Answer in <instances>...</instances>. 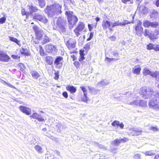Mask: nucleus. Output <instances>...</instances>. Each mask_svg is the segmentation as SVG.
I'll return each mask as SVG.
<instances>
[{
	"label": "nucleus",
	"mask_w": 159,
	"mask_h": 159,
	"mask_svg": "<svg viewBox=\"0 0 159 159\" xmlns=\"http://www.w3.org/2000/svg\"><path fill=\"white\" fill-rule=\"evenodd\" d=\"M62 6L58 3H54L52 5L47 6L45 11L50 16L55 15H58L61 12Z\"/></svg>",
	"instance_id": "obj_1"
},
{
	"label": "nucleus",
	"mask_w": 159,
	"mask_h": 159,
	"mask_svg": "<svg viewBox=\"0 0 159 159\" xmlns=\"http://www.w3.org/2000/svg\"><path fill=\"white\" fill-rule=\"evenodd\" d=\"M65 14L67 16L68 21L69 23V28L71 29L73 28L78 21V18L75 16L72 11H66Z\"/></svg>",
	"instance_id": "obj_2"
},
{
	"label": "nucleus",
	"mask_w": 159,
	"mask_h": 159,
	"mask_svg": "<svg viewBox=\"0 0 159 159\" xmlns=\"http://www.w3.org/2000/svg\"><path fill=\"white\" fill-rule=\"evenodd\" d=\"M153 93V90L152 88L144 87L141 89L140 93L143 98L146 99L150 97Z\"/></svg>",
	"instance_id": "obj_3"
},
{
	"label": "nucleus",
	"mask_w": 159,
	"mask_h": 159,
	"mask_svg": "<svg viewBox=\"0 0 159 159\" xmlns=\"http://www.w3.org/2000/svg\"><path fill=\"white\" fill-rule=\"evenodd\" d=\"M153 100L151 99L149 102V107L155 109L159 108V93H157L153 96Z\"/></svg>",
	"instance_id": "obj_4"
},
{
	"label": "nucleus",
	"mask_w": 159,
	"mask_h": 159,
	"mask_svg": "<svg viewBox=\"0 0 159 159\" xmlns=\"http://www.w3.org/2000/svg\"><path fill=\"white\" fill-rule=\"evenodd\" d=\"M64 39L65 44L69 49H73L75 47L76 42L75 39L66 37H64Z\"/></svg>",
	"instance_id": "obj_5"
},
{
	"label": "nucleus",
	"mask_w": 159,
	"mask_h": 159,
	"mask_svg": "<svg viewBox=\"0 0 159 159\" xmlns=\"http://www.w3.org/2000/svg\"><path fill=\"white\" fill-rule=\"evenodd\" d=\"M142 132V129L140 128L134 127L129 129V135L132 136H138L141 135Z\"/></svg>",
	"instance_id": "obj_6"
},
{
	"label": "nucleus",
	"mask_w": 159,
	"mask_h": 159,
	"mask_svg": "<svg viewBox=\"0 0 159 159\" xmlns=\"http://www.w3.org/2000/svg\"><path fill=\"white\" fill-rule=\"evenodd\" d=\"M130 18H132V20H131L130 21H128V20H125L123 23H121L120 22H119V21H116L114 22H111V27L112 28H112L116 26H118V25H121V26H123V25H125L126 24H128L130 23H134V21L133 19L134 18V16L133 15H131L130 16Z\"/></svg>",
	"instance_id": "obj_7"
},
{
	"label": "nucleus",
	"mask_w": 159,
	"mask_h": 159,
	"mask_svg": "<svg viewBox=\"0 0 159 159\" xmlns=\"http://www.w3.org/2000/svg\"><path fill=\"white\" fill-rule=\"evenodd\" d=\"M34 30L35 31L37 39L40 40L44 34L43 31L36 25H34L33 27Z\"/></svg>",
	"instance_id": "obj_8"
},
{
	"label": "nucleus",
	"mask_w": 159,
	"mask_h": 159,
	"mask_svg": "<svg viewBox=\"0 0 159 159\" xmlns=\"http://www.w3.org/2000/svg\"><path fill=\"white\" fill-rule=\"evenodd\" d=\"M34 19L41 21L44 23L48 22V20L46 17L44 15H41L36 13L34 16Z\"/></svg>",
	"instance_id": "obj_9"
},
{
	"label": "nucleus",
	"mask_w": 159,
	"mask_h": 159,
	"mask_svg": "<svg viewBox=\"0 0 159 159\" xmlns=\"http://www.w3.org/2000/svg\"><path fill=\"white\" fill-rule=\"evenodd\" d=\"M63 57L61 56L57 57L54 61V64L56 67L61 68L62 66Z\"/></svg>",
	"instance_id": "obj_10"
},
{
	"label": "nucleus",
	"mask_w": 159,
	"mask_h": 159,
	"mask_svg": "<svg viewBox=\"0 0 159 159\" xmlns=\"http://www.w3.org/2000/svg\"><path fill=\"white\" fill-rule=\"evenodd\" d=\"M142 22L140 20L138 21L137 26L135 27V30L136 34L140 36L141 35L143 28L141 26Z\"/></svg>",
	"instance_id": "obj_11"
},
{
	"label": "nucleus",
	"mask_w": 159,
	"mask_h": 159,
	"mask_svg": "<svg viewBox=\"0 0 159 159\" xmlns=\"http://www.w3.org/2000/svg\"><path fill=\"white\" fill-rule=\"evenodd\" d=\"M65 23V20L61 18H58L57 21V24L58 26L63 31H65L66 30Z\"/></svg>",
	"instance_id": "obj_12"
},
{
	"label": "nucleus",
	"mask_w": 159,
	"mask_h": 159,
	"mask_svg": "<svg viewBox=\"0 0 159 159\" xmlns=\"http://www.w3.org/2000/svg\"><path fill=\"white\" fill-rule=\"evenodd\" d=\"M102 28L104 30H106L108 28L110 31H111L112 30L111 22V23L109 21L107 20L103 21L102 23Z\"/></svg>",
	"instance_id": "obj_13"
},
{
	"label": "nucleus",
	"mask_w": 159,
	"mask_h": 159,
	"mask_svg": "<svg viewBox=\"0 0 159 159\" xmlns=\"http://www.w3.org/2000/svg\"><path fill=\"white\" fill-rule=\"evenodd\" d=\"M45 49L47 52L49 53L52 52L53 51H57V50L56 47L52 44H47L45 46Z\"/></svg>",
	"instance_id": "obj_14"
},
{
	"label": "nucleus",
	"mask_w": 159,
	"mask_h": 159,
	"mask_svg": "<svg viewBox=\"0 0 159 159\" xmlns=\"http://www.w3.org/2000/svg\"><path fill=\"white\" fill-rule=\"evenodd\" d=\"M30 117L34 119H36L39 121H44L45 120L41 116L40 114H38L36 113H34Z\"/></svg>",
	"instance_id": "obj_15"
},
{
	"label": "nucleus",
	"mask_w": 159,
	"mask_h": 159,
	"mask_svg": "<svg viewBox=\"0 0 159 159\" xmlns=\"http://www.w3.org/2000/svg\"><path fill=\"white\" fill-rule=\"evenodd\" d=\"M143 75H149L153 77L155 76V71L154 72H152L147 68H145L143 70Z\"/></svg>",
	"instance_id": "obj_16"
},
{
	"label": "nucleus",
	"mask_w": 159,
	"mask_h": 159,
	"mask_svg": "<svg viewBox=\"0 0 159 159\" xmlns=\"http://www.w3.org/2000/svg\"><path fill=\"white\" fill-rule=\"evenodd\" d=\"M20 109L22 112L26 115H30L31 113V109L28 107L21 106L20 107Z\"/></svg>",
	"instance_id": "obj_17"
},
{
	"label": "nucleus",
	"mask_w": 159,
	"mask_h": 159,
	"mask_svg": "<svg viewBox=\"0 0 159 159\" xmlns=\"http://www.w3.org/2000/svg\"><path fill=\"white\" fill-rule=\"evenodd\" d=\"M29 8L27 9L28 14H31L34 12L37 11L39 9L36 7L32 6H29Z\"/></svg>",
	"instance_id": "obj_18"
},
{
	"label": "nucleus",
	"mask_w": 159,
	"mask_h": 159,
	"mask_svg": "<svg viewBox=\"0 0 159 159\" xmlns=\"http://www.w3.org/2000/svg\"><path fill=\"white\" fill-rule=\"evenodd\" d=\"M141 70L140 66L138 65L135 66L132 69L133 73L136 75L139 74Z\"/></svg>",
	"instance_id": "obj_19"
},
{
	"label": "nucleus",
	"mask_w": 159,
	"mask_h": 159,
	"mask_svg": "<svg viewBox=\"0 0 159 159\" xmlns=\"http://www.w3.org/2000/svg\"><path fill=\"white\" fill-rule=\"evenodd\" d=\"M2 55L1 58H0V61L5 62L8 61L10 58L8 55L4 52Z\"/></svg>",
	"instance_id": "obj_20"
},
{
	"label": "nucleus",
	"mask_w": 159,
	"mask_h": 159,
	"mask_svg": "<svg viewBox=\"0 0 159 159\" xmlns=\"http://www.w3.org/2000/svg\"><path fill=\"white\" fill-rule=\"evenodd\" d=\"M2 55L1 58H0V61L5 62L8 61L10 58L8 55L4 52Z\"/></svg>",
	"instance_id": "obj_21"
},
{
	"label": "nucleus",
	"mask_w": 159,
	"mask_h": 159,
	"mask_svg": "<svg viewBox=\"0 0 159 159\" xmlns=\"http://www.w3.org/2000/svg\"><path fill=\"white\" fill-rule=\"evenodd\" d=\"M66 89L69 91L71 93H75L76 91V88L75 87L70 85L66 87Z\"/></svg>",
	"instance_id": "obj_22"
},
{
	"label": "nucleus",
	"mask_w": 159,
	"mask_h": 159,
	"mask_svg": "<svg viewBox=\"0 0 159 159\" xmlns=\"http://www.w3.org/2000/svg\"><path fill=\"white\" fill-rule=\"evenodd\" d=\"M10 41L16 43L19 46H20L21 44L20 43V41L19 40L13 37L9 36V37Z\"/></svg>",
	"instance_id": "obj_23"
},
{
	"label": "nucleus",
	"mask_w": 159,
	"mask_h": 159,
	"mask_svg": "<svg viewBox=\"0 0 159 159\" xmlns=\"http://www.w3.org/2000/svg\"><path fill=\"white\" fill-rule=\"evenodd\" d=\"M84 25L83 23L80 22L78 27L75 29L76 30L78 31H81L84 29Z\"/></svg>",
	"instance_id": "obj_24"
},
{
	"label": "nucleus",
	"mask_w": 159,
	"mask_h": 159,
	"mask_svg": "<svg viewBox=\"0 0 159 159\" xmlns=\"http://www.w3.org/2000/svg\"><path fill=\"white\" fill-rule=\"evenodd\" d=\"M30 73L33 77L35 79H38L40 76V75L39 73L35 71H32Z\"/></svg>",
	"instance_id": "obj_25"
},
{
	"label": "nucleus",
	"mask_w": 159,
	"mask_h": 159,
	"mask_svg": "<svg viewBox=\"0 0 159 159\" xmlns=\"http://www.w3.org/2000/svg\"><path fill=\"white\" fill-rule=\"evenodd\" d=\"M45 61L48 64L51 65L53 62L52 58L51 57L48 56L46 58Z\"/></svg>",
	"instance_id": "obj_26"
},
{
	"label": "nucleus",
	"mask_w": 159,
	"mask_h": 159,
	"mask_svg": "<svg viewBox=\"0 0 159 159\" xmlns=\"http://www.w3.org/2000/svg\"><path fill=\"white\" fill-rule=\"evenodd\" d=\"M51 39L45 35L42 41V43L43 44H44L50 42Z\"/></svg>",
	"instance_id": "obj_27"
},
{
	"label": "nucleus",
	"mask_w": 159,
	"mask_h": 159,
	"mask_svg": "<svg viewBox=\"0 0 159 159\" xmlns=\"http://www.w3.org/2000/svg\"><path fill=\"white\" fill-rule=\"evenodd\" d=\"M84 52V51L83 50H80V57L79 59V61L81 62H82V61L85 59Z\"/></svg>",
	"instance_id": "obj_28"
},
{
	"label": "nucleus",
	"mask_w": 159,
	"mask_h": 159,
	"mask_svg": "<svg viewBox=\"0 0 159 159\" xmlns=\"http://www.w3.org/2000/svg\"><path fill=\"white\" fill-rule=\"evenodd\" d=\"M142 153L146 156H152L155 155V153L153 150L148 151L145 152H143Z\"/></svg>",
	"instance_id": "obj_29"
},
{
	"label": "nucleus",
	"mask_w": 159,
	"mask_h": 159,
	"mask_svg": "<svg viewBox=\"0 0 159 159\" xmlns=\"http://www.w3.org/2000/svg\"><path fill=\"white\" fill-rule=\"evenodd\" d=\"M139 101L138 100H134L132 102L128 103L129 105H130L135 106H139Z\"/></svg>",
	"instance_id": "obj_30"
},
{
	"label": "nucleus",
	"mask_w": 159,
	"mask_h": 159,
	"mask_svg": "<svg viewBox=\"0 0 159 159\" xmlns=\"http://www.w3.org/2000/svg\"><path fill=\"white\" fill-rule=\"evenodd\" d=\"M20 52L22 54L28 56L29 54L26 48H22L20 49Z\"/></svg>",
	"instance_id": "obj_31"
},
{
	"label": "nucleus",
	"mask_w": 159,
	"mask_h": 159,
	"mask_svg": "<svg viewBox=\"0 0 159 159\" xmlns=\"http://www.w3.org/2000/svg\"><path fill=\"white\" fill-rule=\"evenodd\" d=\"M35 148L36 151L39 153H41L43 152V149L42 147L38 145L35 146Z\"/></svg>",
	"instance_id": "obj_32"
},
{
	"label": "nucleus",
	"mask_w": 159,
	"mask_h": 159,
	"mask_svg": "<svg viewBox=\"0 0 159 159\" xmlns=\"http://www.w3.org/2000/svg\"><path fill=\"white\" fill-rule=\"evenodd\" d=\"M139 9L141 12L143 14H145L147 12V9L144 6H140L139 7Z\"/></svg>",
	"instance_id": "obj_33"
},
{
	"label": "nucleus",
	"mask_w": 159,
	"mask_h": 159,
	"mask_svg": "<svg viewBox=\"0 0 159 159\" xmlns=\"http://www.w3.org/2000/svg\"><path fill=\"white\" fill-rule=\"evenodd\" d=\"M151 22L148 20H144L143 21V26L145 28H149L150 26Z\"/></svg>",
	"instance_id": "obj_34"
},
{
	"label": "nucleus",
	"mask_w": 159,
	"mask_h": 159,
	"mask_svg": "<svg viewBox=\"0 0 159 159\" xmlns=\"http://www.w3.org/2000/svg\"><path fill=\"white\" fill-rule=\"evenodd\" d=\"M146 102L143 100L139 101V106L141 107H145L146 106Z\"/></svg>",
	"instance_id": "obj_35"
},
{
	"label": "nucleus",
	"mask_w": 159,
	"mask_h": 159,
	"mask_svg": "<svg viewBox=\"0 0 159 159\" xmlns=\"http://www.w3.org/2000/svg\"><path fill=\"white\" fill-rule=\"evenodd\" d=\"M38 1V3L39 6L41 8H43L45 5L46 3L44 0H37Z\"/></svg>",
	"instance_id": "obj_36"
},
{
	"label": "nucleus",
	"mask_w": 159,
	"mask_h": 159,
	"mask_svg": "<svg viewBox=\"0 0 159 159\" xmlns=\"http://www.w3.org/2000/svg\"><path fill=\"white\" fill-rule=\"evenodd\" d=\"M108 84V83H106L104 80H101L97 84V85L99 86H105Z\"/></svg>",
	"instance_id": "obj_37"
},
{
	"label": "nucleus",
	"mask_w": 159,
	"mask_h": 159,
	"mask_svg": "<svg viewBox=\"0 0 159 159\" xmlns=\"http://www.w3.org/2000/svg\"><path fill=\"white\" fill-rule=\"evenodd\" d=\"M159 25L158 22L155 21L153 22H151L150 26L153 28H155Z\"/></svg>",
	"instance_id": "obj_38"
},
{
	"label": "nucleus",
	"mask_w": 159,
	"mask_h": 159,
	"mask_svg": "<svg viewBox=\"0 0 159 159\" xmlns=\"http://www.w3.org/2000/svg\"><path fill=\"white\" fill-rule=\"evenodd\" d=\"M121 143L120 139H116L112 142V143L116 145H118Z\"/></svg>",
	"instance_id": "obj_39"
},
{
	"label": "nucleus",
	"mask_w": 159,
	"mask_h": 159,
	"mask_svg": "<svg viewBox=\"0 0 159 159\" xmlns=\"http://www.w3.org/2000/svg\"><path fill=\"white\" fill-rule=\"evenodd\" d=\"M151 34V33L148 30L146 29L145 30L143 34L145 36H148L149 37L150 35Z\"/></svg>",
	"instance_id": "obj_40"
},
{
	"label": "nucleus",
	"mask_w": 159,
	"mask_h": 159,
	"mask_svg": "<svg viewBox=\"0 0 159 159\" xmlns=\"http://www.w3.org/2000/svg\"><path fill=\"white\" fill-rule=\"evenodd\" d=\"M149 39L152 40H154L157 39V35L154 34H151L149 36Z\"/></svg>",
	"instance_id": "obj_41"
},
{
	"label": "nucleus",
	"mask_w": 159,
	"mask_h": 159,
	"mask_svg": "<svg viewBox=\"0 0 159 159\" xmlns=\"http://www.w3.org/2000/svg\"><path fill=\"white\" fill-rule=\"evenodd\" d=\"M84 97L81 98V100L82 101L87 103L88 100V98L87 96V95H86V96L84 95Z\"/></svg>",
	"instance_id": "obj_42"
},
{
	"label": "nucleus",
	"mask_w": 159,
	"mask_h": 159,
	"mask_svg": "<svg viewBox=\"0 0 159 159\" xmlns=\"http://www.w3.org/2000/svg\"><path fill=\"white\" fill-rule=\"evenodd\" d=\"M154 44L152 43H149L147 46V48L148 50H151L153 49Z\"/></svg>",
	"instance_id": "obj_43"
},
{
	"label": "nucleus",
	"mask_w": 159,
	"mask_h": 159,
	"mask_svg": "<svg viewBox=\"0 0 159 159\" xmlns=\"http://www.w3.org/2000/svg\"><path fill=\"white\" fill-rule=\"evenodd\" d=\"M1 82L2 84H3L4 83L6 84H7V85L8 86H9L10 87H11L12 88H14V86L13 85H11V84L9 83H7V82H6V81H5L4 80H2L1 81Z\"/></svg>",
	"instance_id": "obj_44"
},
{
	"label": "nucleus",
	"mask_w": 159,
	"mask_h": 159,
	"mask_svg": "<svg viewBox=\"0 0 159 159\" xmlns=\"http://www.w3.org/2000/svg\"><path fill=\"white\" fill-rule=\"evenodd\" d=\"M80 88L82 90L84 93V95L86 96V95H87V89H86V88L83 86H81Z\"/></svg>",
	"instance_id": "obj_45"
},
{
	"label": "nucleus",
	"mask_w": 159,
	"mask_h": 159,
	"mask_svg": "<svg viewBox=\"0 0 159 159\" xmlns=\"http://www.w3.org/2000/svg\"><path fill=\"white\" fill-rule=\"evenodd\" d=\"M120 122L117 120H115L112 123V125L113 126H118L119 125Z\"/></svg>",
	"instance_id": "obj_46"
},
{
	"label": "nucleus",
	"mask_w": 159,
	"mask_h": 159,
	"mask_svg": "<svg viewBox=\"0 0 159 159\" xmlns=\"http://www.w3.org/2000/svg\"><path fill=\"white\" fill-rule=\"evenodd\" d=\"M39 52L40 54L41 55H43L44 54V50L42 47L41 45H39Z\"/></svg>",
	"instance_id": "obj_47"
},
{
	"label": "nucleus",
	"mask_w": 159,
	"mask_h": 159,
	"mask_svg": "<svg viewBox=\"0 0 159 159\" xmlns=\"http://www.w3.org/2000/svg\"><path fill=\"white\" fill-rule=\"evenodd\" d=\"M149 129L153 131H157L158 130V129L156 126H151L149 128Z\"/></svg>",
	"instance_id": "obj_48"
},
{
	"label": "nucleus",
	"mask_w": 159,
	"mask_h": 159,
	"mask_svg": "<svg viewBox=\"0 0 159 159\" xmlns=\"http://www.w3.org/2000/svg\"><path fill=\"white\" fill-rule=\"evenodd\" d=\"M6 20V17H3L0 18V24H2L5 23Z\"/></svg>",
	"instance_id": "obj_49"
},
{
	"label": "nucleus",
	"mask_w": 159,
	"mask_h": 159,
	"mask_svg": "<svg viewBox=\"0 0 159 159\" xmlns=\"http://www.w3.org/2000/svg\"><path fill=\"white\" fill-rule=\"evenodd\" d=\"M19 66L20 67V70L22 71H23L25 68L24 65L22 63H20Z\"/></svg>",
	"instance_id": "obj_50"
},
{
	"label": "nucleus",
	"mask_w": 159,
	"mask_h": 159,
	"mask_svg": "<svg viewBox=\"0 0 159 159\" xmlns=\"http://www.w3.org/2000/svg\"><path fill=\"white\" fill-rule=\"evenodd\" d=\"M153 49L156 51H159V45H158L154 44Z\"/></svg>",
	"instance_id": "obj_51"
},
{
	"label": "nucleus",
	"mask_w": 159,
	"mask_h": 159,
	"mask_svg": "<svg viewBox=\"0 0 159 159\" xmlns=\"http://www.w3.org/2000/svg\"><path fill=\"white\" fill-rule=\"evenodd\" d=\"M93 35V33L91 32L90 33L89 37L87 39V41H89L91 40V39L92 38Z\"/></svg>",
	"instance_id": "obj_52"
},
{
	"label": "nucleus",
	"mask_w": 159,
	"mask_h": 159,
	"mask_svg": "<svg viewBox=\"0 0 159 159\" xmlns=\"http://www.w3.org/2000/svg\"><path fill=\"white\" fill-rule=\"evenodd\" d=\"M21 12H22V14L23 15H30L29 14H28L27 11H26L24 9H22V10Z\"/></svg>",
	"instance_id": "obj_53"
},
{
	"label": "nucleus",
	"mask_w": 159,
	"mask_h": 159,
	"mask_svg": "<svg viewBox=\"0 0 159 159\" xmlns=\"http://www.w3.org/2000/svg\"><path fill=\"white\" fill-rule=\"evenodd\" d=\"M74 64L77 67H79L80 65L79 62L78 61H75L74 63Z\"/></svg>",
	"instance_id": "obj_54"
},
{
	"label": "nucleus",
	"mask_w": 159,
	"mask_h": 159,
	"mask_svg": "<svg viewBox=\"0 0 159 159\" xmlns=\"http://www.w3.org/2000/svg\"><path fill=\"white\" fill-rule=\"evenodd\" d=\"M55 76L54 77L55 79L56 80H57L58 79L59 77V73L58 72H55Z\"/></svg>",
	"instance_id": "obj_55"
},
{
	"label": "nucleus",
	"mask_w": 159,
	"mask_h": 159,
	"mask_svg": "<svg viewBox=\"0 0 159 159\" xmlns=\"http://www.w3.org/2000/svg\"><path fill=\"white\" fill-rule=\"evenodd\" d=\"M141 155L140 154H136L134 156V158L135 159H139L140 158Z\"/></svg>",
	"instance_id": "obj_56"
},
{
	"label": "nucleus",
	"mask_w": 159,
	"mask_h": 159,
	"mask_svg": "<svg viewBox=\"0 0 159 159\" xmlns=\"http://www.w3.org/2000/svg\"><path fill=\"white\" fill-rule=\"evenodd\" d=\"M155 76H154V77L157 78L159 80V71H155Z\"/></svg>",
	"instance_id": "obj_57"
},
{
	"label": "nucleus",
	"mask_w": 159,
	"mask_h": 159,
	"mask_svg": "<svg viewBox=\"0 0 159 159\" xmlns=\"http://www.w3.org/2000/svg\"><path fill=\"white\" fill-rule=\"evenodd\" d=\"M129 140L128 139L126 138H124L120 139V141L121 142H125Z\"/></svg>",
	"instance_id": "obj_58"
},
{
	"label": "nucleus",
	"mask_w": 159,
	"mask_h": 159,
	"mask_svg": "<svg viewBox=\"0 0 159 159\" xmlns=\"http://www.w3.org/2000/svg\"><path fill=\"white\" fill-rule=\"evenodd\" d=\"M63 96L65 98H67L68 97V93L66 91L62 93Z\"/></svg>",
	"instance_id": "obj_59"
},
{
	"label": "nucleus",
	"mask_w": 159,
	"mask_h": 159,
	"mask_svg": "<svg viewBox=\"0 0 159 159\" xmlns=\"http://www.w3.org/2000/svg\"><path fill=\"white\" fill-rule=\"evenodd\" d=\"M152 13L154 15L153 16H152V17H156L157 16L158 13L156 11L153 10Z\"/></svg>",
	"instance_id": "obj_60"
},
{
	"label": "nucleus",
	"mask_w": 159,
	"mask_h": 159,
	"mask_svg": "<svg viewBox=\"0 0 159 159\" xmlns=\"http://www.w3.org/2000/svg\"><path fill=\"white\" fill-rule=\"evenodd\" d=\"M79 32V31H78L76 30V29L74 30V32H75L76 35L77 36H78L80 35V33Z\"/></svg>",
	"instance_id": "obj_61"
},
{
	"label": "nucleus",
	"mask_w": 159,
	"mask_h": 159,
	"mask_svg": "<svg viewBox=\"0 0 159 159\" xmlns=\"http://www.w3.org/2000/svg\"><path fill=\"white\" fill-rule=\"evenodd\" d=\"M155 4L157 7L159 6V0H156Z\"/></svg>",
	"instance_id": "obj_62"
},
{
	"label": "nucleus",
	"mask_w": 159,
	"mask_h": 159,
	"mask_svg": "<svg viewBox=\"0 0 159 159\" xmlns=\"http://www.w3.org/2000/svg\"><path fill=\"white\" fill-rule=\"evenodd\" d=\"M93 144L96 146H99L100 148H101V146L102 145H99L98 143H97V142H94V143H93Z\"/></svg>",
	"instance_id": "obj_63"
},
{
	"label": "nucleus",
	"mask_w": 159,
	"mask_h": 159,
	"mask_svg": "<svg viewBox=\"0 0 159 159\" xmlns=\"http://www.w3.org/2000/svg\"><path fill=\"white\" fill-rule=\"evenodd\" d=\"M154 159H159V154H156Z\"/></svg>",
	"instance_id": "obj_64"
}]
</instances>
